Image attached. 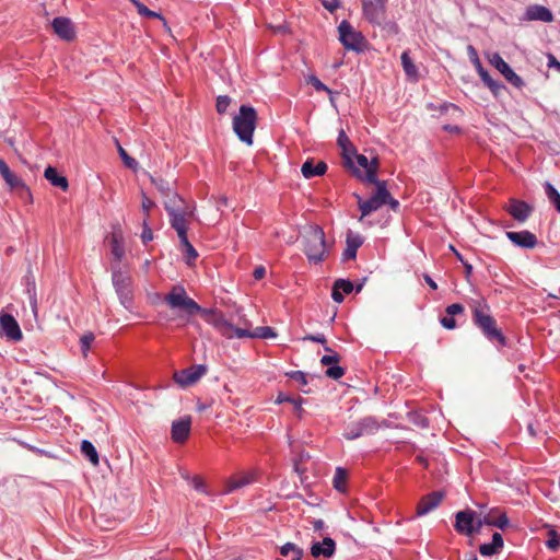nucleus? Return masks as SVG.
Returning a JSON list of instances; mask_svg holds the SVG:
<instances>
[{"label":"nucleus","mask_w":560,"mask_h":560,"mask_svg":"<svg viewBox=\"0 0 560 560\" xmlns=\"http://www.w3.org/2000/svg\"><path fill=\"white\" fill-rule=\"evenodd\" d=\"M339 40L348 50L361 51L365 45L364 36L357 31L347 20L338 26Z\"/></svg>","instance_id":"9"},{"label":"nucleus","mask_w":560,"mask_h":560,"mask_svg":"<svg viewBox=\"0 0 560 560\" xmlns=\"http://www.w3.org/2000/svg\"><path fill=\"white\" fill-rule=\"evenodd\" d=\"M346 479H347V470L341 468V467H338L335 471V476H334V487L338 490V491H345L346 490Z\"/></svg>","instance_id":"43"},{"label":"nucleus","mask_w":560,"mask_h":560,"mask_svg":"<svg viewBox=\"0 0 560 560\" xmlns=\"http://www.w3.org/2000/svg\"><path fill=\"white\" fill-rule=\"evenodd\" d=\"M117 150L121 160L124 161L125 166L132 171H136L138 167V162L133 158L129 156L127 151L118 142Z\"/></svg>","instance_id":"44"},{"label":"nucleus","mask_w":560,"mask_h":560,"mask_svg":"<svg viewBox=\"0 0 560 560\" xmlns=\"http://www.w3.org/2000/svg\"><path fill=\"white\" fill-rule=\"evenodd\" d=\"M489 62L505 78V80L511 83L513 86L517 89H522L524 86L523 79L513 71V69L509 66L508 62L503 60V58L494 52L489 57Z\"/></svg>","instance_id":"11"},{"label":"nucleus","mask_w":560,"mask_h":560,"mask_svg":"<svg viewBox=\"0 0 560 560\" xmlns=\"http://www.w3.org/2000/svg\"><path fill=\"white\" fill-rule=\"evenodd\" d=\"M1 176L11 189L26 188L24 182L12 173L11 170L4 172Z\"/></svg>","instance_id":"39"},{"label":"nucleus","mask_w":560,"mask_h":560,"mask_svg":"<svg viewBox=\"0 0 560 560\" xmlns=\"http://www.w3.org/2000/svg\"><path fill=\"white\" fill-rule=\"evenodd\" d=\"M493 517L491 515L478 516L476 514V534H479L482 526H492Z\"/></svg>","instance_id":"49"},{"label":"nucleus","mask_w":560,"mask_h":560,"mask_svg":"<svg viewBox=\"0 0 560 560\" xmlns=\"http://www.w3.org/2000/svg\"><path fill=\"white\" fill-rule=\"evenodd\" d=\"M257 480V472L255 470L249 471H242L240 474H236L232 477H230L225 483L223 493L229 494L233 491H236L238 489H242L246 486H249L254 483Z\"/></svg>","instance_id":"15"},{"label":"nucleus","mask_w":560,"mask_h":560,"mask_svg":"<svg viewBox=\"0 0 560 560\" xmlns=\"http://www.w3.org/2000/svg\"><path fill=\"white\" fill-rule=\"evenodd\" d=\"M180 245L183 247V252L186 254V260L188 265H191L192 261L196 260L198 257L197 250L194 248V246L189 243L188 237L185 236L184 238H179Z\"/></svg>","instance_id":"36"},{"label":"nucleus","mask_w":560,"mask_h":560,"mask_svg":"<svg viewBox=\"0 0 560 560\" xmlns=\"http://www.w3.org/2000/svg\"><path fill=\"white\" fill-rule=\"evenodd\" d=\"M445 313L452 316L460 315L464 313V306L459 303L451 304L445 308Z\"/></svg>","instance_id":"55"},{"label":"nucleus","mask_w":560,"mask_h":560,"mask_svg":"<svg viewBox=\"0 0 560 560\" xmlns=\"http://www.w3.org/2000/svg\"><path fill=\"white\" fill-rule=\"evenodd\" d=\"M327 171V164L324 161H319L316 165L313 159L306 160L301 167V173L305 178H312L314 176H322Z\"/></svg>","instance_id":"25"},{"label":"nucleus","mask_w":560,"mask_h":560,"mask_svg":"<svg viewBox=\"0 0 560 560\" xmlns=\"http://www.w3.org/2000/svg\"><path fill=\"white\" fill-rule=\"evenodd\" d=\"M548 539L546 541V546L550 550H557L560 546V535L553 529L549 528L547 533Z\"/></svg>","instance_id":"46"},{"label":"nucleus","mask_w":560,"mask_h":560,"mask_svg":"<svg viewBox=\"0 0 560 560\" xmlns=\"http://www.w3.org/2000/svg\"><path fill=\"white\" fill-rule=\"evenodd\" d=\"M478 74L495 97L501 96L502 92L505 91V86L501 82L493 80L486 69L480 68Z\"/></svg>","instance_id":"29"},{"label":"nucleus","mask_w":560,"mask_h":560,"mask_svg":"<svg viewBox=\"0 0 560 560\" xmlns=\"http://www.w3.org/2000/svg\"><path fill=\"white\" fill-rule=\"evenodd\" d=\"M122 233L121 231H114L110 235V248L112 254L115 256L117 260H120L125 255V249L122 245Z\"/></svg>","instance_id":"32"},{"label":"nucleus","mask_w":560,"mask_h":560,"mask_svg":"<svg viewBox=\"0 0 560 560\" xmlns=\"http://www.w3.org/2000/svg\"><path fill=\"white\" fill-rule=\"evenodd\" d=\"M113 285L125 307H129L133 299V288L131 276L127 271L114 269L112 275Z\"/></svg>","instance_id":"8"},{"label":"nucleus","mask_w":560,"mask_h":560,"mask_svg":"<svg viewBox=\"0 0 560 560\" xmlns=\"http://www.w3.org/2000/svg\"><path fill=\"white\" fill-rule=\"evenodd\" d=\"M217 326L222 331V334L229 338H259V339H268L277 336L275 330L268 326H259L254 329L247 328H236L233 325L229 324L222 317L217 319Z\"/></svg>","instance_id":"5"},{"label":"nucleus","mask_w":560,"mask_h":560,"mask_svg":"<svg viewBox=\"0 0 560 560\" xmlns=\"http://www.w3.org/2000/svg\"><path fill=\"white\" fill-rule=\"evenodd\" d=\"M468 55L470 57L471 62L475 65L477 71H480V68H483L481 65V61L478 57L477 50L474 48V46L469 45L467 47Z\"/></svg>","instance_id":"52"},{"label":"nucleus","mask_w":560,"mask_h":560,"mask_svg":"<svg viewBox=\"0 0 560 560\" xmlns=\"http://www.w3.org/2000/svg\"><path fill=\"white\" fill-rule=\"evenodd\" d=\"M472 320L490 340H497L501 347H505V338L497 327L495 319L490 314V307L483 301H474Z\"/></svg>","instance_id":"2"},{"label":"nucleus","mask_w":560,"mask_h":560,"mask_svg":"<svg viewBox=\"0 0 560 560\" xmlns=\"http://www.w3.org/2000/svg\"><path fill=\"white\" fill-rule=\"evenodd\" d=\"M555 20L553 13L547 7L541 4H530L526 8L521 21L532 22L540 21L551 23Z\"/></svg>","instance_id":"17"},{"label":"nucleus","mask_w":560,"mask_h":560,"mask_svg":"<svg viewBox=\"0 0 560 560\" xmlns=\"http://www.w3.org/2000/svg\"><path fill=\"white\" fill-rule=\"evenodd\" d=\"M337 143L341 149V154L345 160V166L351 168L357 176L362 177L360 171L354 167V163L352 160V154H355L357 150L354 145L351 143L348 136L346 135L345 130L339 131Z\"/></svg>","instance_id":"16"},{"label":"nucleus","mask_w":560,"mask_h":560,"mask_svg":"<svg viewBox=\"0 0 560 560\" xmlns=\"http://www.w3.org/2000/svg\"><path fill=\"white\" fill-rule=\"evenodd\" d=\"M322 4L329 12L336 11L340 7V0H320Z\"/></svg>","instance_id":"59"},{"label":"nucleus","mask_w":560,"mask_h":560,"mask_svg":"<svg viewBox=\"0 0 560 560\" xmlns=\"http://www.w3.org/2000/svg\"><path fill=\"white\" fill-rule=\"evenodd\" d=\"M151 183L160 190L163 197H170L172 189L170 188L168 182L162 178L151 177Z\"/></svg>","instance_id":"47"},{"label":"nucleus","mask_w":560,"mask_h":560,"mask_svg":"<svg viewBox=\"0 0 560 560\" xmlns=\"http://www.w3.org/2000/svg\"><path fill=\"white\" fill-rule=\"evenodd\" d=\"M363 240L360 235H347V247L343 250V259H354L357 257V250L362 245Z\"/></svg>","instance_id":"31"},{"label":"nucleus","mask_w":560,"mask_h":560,"mask_svg":"<svg viewBox=\"0 0 560 560\" xmlns=\"http://www.w3.org/2000/svg\"><path fill=\"white\" fill-rule=\"evenodd\" d=\"M231 103V98L228 95H220L217 98V110L219 114H224Z\"/></svg>","instance_id":"48"},{"label":"nucleus","mask_w":560,"mask_h":560,"mask_svg":"<svg viewBox=\"0 0 560 560\" xmlns=\"http://www.w3.org/2000/svg\"><path fill=\"white\" fill-rule=\"evenodd\" d=\"M353 283L350 280L338 279L335 281L331 292V298L335 302L341 303L343 301V293L349 294L353 291Z\"/></svg>","instance_id":"27"},{"label":"nucleus","mask_w":560,"mask_h":560,"mask_svg":"<svg viewBox=\"0 0 560 560\" xmlns=\"http://www.w3.org/2000/svg\"><path fill=\"white\" fill-rule=\"evenodd\" d=\"M95 339V336L93 332H85L81 338H80V346H81V350H89L93 343Z\"/></svg>","instance_id":"51"},{"label":"nucleus","mask_w":560,"mask_h":560,"mask_svg":"<svg viewBox=\"0 0 560 560\" xmlns=\"http://www.w3.org/2000/svg\"><path fill=\"white\" fill-rule=\"evenodd\" d=\"M192 208L170 214L171 225L177 232L179 238L187 236V218L192 217Z\"/></svg>","instance_id":"20"},{"label":"nucleus","mask_w":560,"mask_h":560,"mask_svg":"<svg viewBox=\"0 0 560 560\" xmlns=\"http://www.w3.org/2000/svg\"><path fill=\"white\" fill-rule=\"evenodd\" d=\"M54 32L63 40L71 42L75 38V30L70 19L58 16L52 23Z\"/></svg>","instance_id":"18"},{"label":"nucleus","mask_w":560,"mask_h":560,"mask_svg":"<svg viewBox=\"0 0 560 560\" xmlns=\"http://www.w3.org/2000/svg\"><path fill=\"white\" fill-rule=\"evenodd\" d=\"M340 357L338 354H326L320 359V363L327 366L325 374L332 380H339L345 375V369L339 365Z\"/></svg>","instance_id":"22"},{"label":"nucleus","mask_w":560,"mask_h":560,"mask_svg":"<svg viewBox=\"0 0 560 560\" xmlns=\"http://www.w3.org/2000/svg\"><path fill=\"white\" fill-rule=\"evenodd\" d=\"M307 83L312 84L316 91H325L328 94L332 93V91L315 75H311Z\"/></svg>","instance_id":"50"},{"label":"nucleus","mask_w":560,"mask_h":560,"mask_svg":"<svg viewBox=\"0 0 560 560\" xmlns=\"http://www.w3.org/2000/svg\"><path fill=\"white\" fill-rule=\"evenodd\" d=\"M44 176L52 186L59 187L63 191L69 187L68 179L65 176L59 175L57 170L52 166H48L45 170Z\"/></svg>","instance_id":"30"},{"label":"nucleus","mask_w":560,"mask_h":560,"mask_svg":"<svg viewBox=\"0 0 560 560\" xmlns=\"http://www.w3.org/2000/svg\"><path fill=\"white\" fill-rule=\"evenodd\" d=\"M1 176L11 189L26 188L24 182L12 173L11 170L4 172Z\"/></svg>","instance_id":"38"},{"label":"nucleus","mask_w":560,"mask_h":560,"mask_svg":"<svg viewBox=\"0 0 560 560\" xmlns=\"http://www.w3.org/2000/svg\"><path fill=\"white\" fill-rule=\"evenodd\" d=\"M164 207L168 214L191 208L173 190L171 191L170 197H164Z\"/></svg>","instance_id":"28"},{"label":"nucleus","mask_w":560,"mask_h":560,"mask_svg":"<svg viewBox=\"0 0 560 560\" xmlns=\"http://www.w3.org/2000/svg\"><path fill=\"white\" fill-rule=\"evenodd\" d=\"M287 376L294 380L299 383L301 390L305 394H308V389H304L303 387L307 385V380L305 374L302 371H291L287 373Z\"/></svg>","instance_id":"45"},{"label":"nucleus","mask_w":560,"mask_h":560,"mask_svg":"<svg viewBox=\"0 0 560 560\" xmlns=\"http://www.w3.org/2000/svg\"><path fill=\"white\" fill-rule=\"evenodd\" d=\"M190 427H191L190 416H186V417H183L180 419L173 421L172 429H171L172 440L175 443H184L189 436Z\"/></svg>","instance_id":"19"},{"label":"nucleus","mask_w":560,"mask_h":560,"mask_svg":"<svg viewBox=\"0 0 560 560\" xmlns=\"http://www.w3.org/2000/svg\"><path fill=\"white\" fill-rule=\"evenodd\" d=\"M135 7L137 8V11H138V13H139L141 16L160 19V20L163 22V26H164V28H165L167 32H171V28L168 27L167 22H166V20L162 16V14H160V13H158V12H155V11L150 10L147 5H144V4H143L142 2H140V1H135Z\"/></svg>","instance_id":"33"},{"label":"nucleus","mask_w":560,"mask_h":560,"mask_svg":"<svg viewBox=\"0 0 560 560\" xmlns=\"http://www.w3.org/2000/svg\"><path fill=\"white\" fill-rule=\"evenodd\" d=\"M141 238H142V242L144 244H147L148 242L152 241L153 240V232L152 230L148 226V222H147V219L143 220V231H142V234H141Z\"/></svg>","instance_id":"57"},{"label":"nucleus","mask_w":560,"mask_h":560,"mask_svg":"<svg viewBox=\"0 0 560 560\" xmlns=\"http://www.w3.org/2000/svg\"><path fill=\"white\" fill-rule=\"evenodd\" d=\"M208 368L206 364H194L187 369L174 373V380L183 387L190 386L198 382L206 374Z\"/></svg>","instance_id":"12"},{"label":"nucleus","mask_w":560,"mask_h":560,"mask_svg":"<svg viewBox=\"0 0 560 560\" xmlns=\"http://www.w3.org/2000/svg\"><path fill=\"white\" fill-rule=\"evenodd\" d=\"M444 494L435 491L424 495L417 505V515L423 516L438 508L443 500Z\"/></svg>","instance_id":"21"},{"label":"nucleus","mask_w":560,"mask_h":560,"mask_svg":"<svg viewBox=\"0 0 560 560\" xmlns=\"http://www.w3.org/2000/svg\"><path fill=\"white\" fill-rule=\"evenodd\" d=\"M304 253L308 260L317 264L325 259L327 255V244L324 230L318 225H311L304 236Z\"/></svg>","instance_id":"3"},{"label":"nucleus","mask_w":560,"mask_h":560,"mask_svg":"<svg viewBox=\"0 0 560 560\" xmlns=\"http://www.w3.org/2000/svg\"><path fill=\"white\" fill-rule=\"evenodd\" d=\"M508 211L515 220L524 222L528 218L532 208L524 201L512 199Z\"/></svg>","instance_id":"26"},{"label":"nucleus","mask_w":560,"mask_h":560,"mask_svg":"<svg viewBox=\"0 0 560 560\" xmlns=\"http://www.w3.org/2000/svg\"><path fill=\"white\" fill-rule=\"evenodd\" d=\"M497 550H501L503 548V537L499 533H494L492 535V541L490 542Z\"/></svg>","instance_id":"61"},{"label":"nucleus","mask_w":560,"mask_h":560,"mask_svg":"<svg viewBox=\"0 0 560 560\" xmlns=\"http://www.w3.org/2000/svg\"><path fill=\"white\" fill-rule=\"evenodd\" d=\"M380 167V161L378 158H373L371 161H369L368 172L364 176L365 182L370 184H377L382 183L383 180H378L377 178V171Z\"/></svg>","instance_id":"34"},{"label":"nucleus","mask_w":560,"mask_h":560,"mask_svg":"<svg viewBox=\"0 0 560 560\" xmlns=\"http://www.w3.org/2000/svg\"><path fill=\"white\" fill-rule=\"evenodd\" d=\"M336 544L334 539L330 537H325L323 541L314 542L311 548V553L314 558H319L320 556L325 558H330L335 553Z\"/></svg>","instance_id":"24"},{"label":"nucleus","mask_w":560,"mask_h":560,"mask_svg":"<svg viewBox=\"0 0 560 560\" xmlns=\"http://www.w3.org/2000/svg\"><path fill=\"white\" fill-rule=\"evenodd\" d=\"M141 207H142V210L144 212V219L148 220L149 211H150L151 208L154 207V202L143 194L142 195Z\"/></svg>","instance_id":"58"},{"label":"nucleus","mask_w":560,"mask_h":560,"mask_svg":"<svg viewBox=\"0 0 560 560\" xmlns=\"http://www.w3.org/2000/svg\"><path fill=\"white\" fill-rule=\"evenodd\" d=\"M400 58H401V65H402V68H404V71L406 72V74L410 78H417L418 71H417V68L413 65L411 58L409 57L408 51H404L401 54Z\"/></svg>","instance_id":"41"},{"label":"nucleus","mask_w":560,"mask_h":560,"mask_svg":"<svg viewBox=\"0 0 560 560\" xmlns=\"http://www.w3.org/2000/svg\"><path fill=\"white\" fill-rule=\"evenodd\" d=\"M545 191H546V195H547L548 199L550 200V202H552L553 206L556 207L557 211L560 212V194H559V191L549 182L545 183Z\"/></svg>","instance_id":"42"},{"label":"nucleus","mask_w":560,"mask_h":560,"mask_svg":"<svg viewBox=\"0 0 560 560\" xmlns=\"http://www.w3.org/2000/svg\"><path fill=\"white\" fill-rule=\"evenodd\" d=\"M380 429L377 420L368 416L355 422L349 423L343 432V438L347 440H355L363 435L374 434Z\"/></svg>","instance_id":"10"},{"label":"nucleus","mask_w":560,"mask_h":560,"mask_svg":"<svg viewBox=\"0 0 560 560\" xmlns=\"http://www.w3.org/2000/svg\"><path fill=\"white\" fill-rule=\"evenodd\" d=\"M164 302L172 310L184 311L189 315L200 311V306L187 295L186 290L182 285H175L171 292L164 296Z\"/></svg>","instance_id":"6"},{"label":"nucleus","mask_w":560,"mask_h":560,"mask_svg":"<svg viewBox=\"0 0 560 560\" xmlns=\"http://www.w3.org/2000/svg\"><path fill=\"white\" fill-rule=\"evenodd\" d=\"M454 527L462 535H476V512L469 509L457 512Z\"/></svg>","instance_id":"13"},{"label":"nucleus","mask_w":560,"mask_h":560,"mask_svg":"<svg viewBox=\"0 0 560 560\" xmlns=\"http://www.w3.org/2000/svg\"><path fill=\"white\" fill-rule=\"evenodd\" d=\"M303 340H313V341H316V342H319L320 345H323L324 347V350L325 351H328V350H331L327 345H326V339L323 335H317V336H305L303 338Z\"/></svg>","instance_id":"60"},{"label":"nucleus","mask_w":560,"mask_h":560,"mask_svg":"<svg viewBox=\"0 0 560 560\" xmlns=\"http://www.w3.org/2000/svg\"><path fill=\"white\" fill-rule=\"evenodd\" d=\"M81 453L93 464H98V454L94 445L88 441L83 440L81 442Z\"/></svg>","instance_id":"35"},{"label":"nucleus","mask_w":560,"mask_h":560,"mask_svg":"<svg viewBox=\"0 0 560 560\" xmlns=\"http://www.w3.org/2000/svg\"><path fill=\"white\" fill-rule=\"evenodd\" d=\"M374 185L376 186V191L368 200L362 199V197L358 194L353 195L361 211L360 221L364 217H368L372 212L378 210L383 205H388L394 211H398L399 209V202L393 198L390 192L387 190L386 182L377 183Z\"/></svg>","instance_id":"1"},{"label":"nucleus","mask_w":560,"mask_h":560,"mask_svg":"<svg viewBox=\"0 0 560 560\" xmlns=\"http://www.w3.org/2000/svg\"><path fill=\"white\" fill-rule=\"evenodd\" d=\"M257 112L254 107L242 105L238 114L233 118V130L238 139L247 145L253 144L256 129Z\"/></svg>","instance_id":"4"},{"label":"nucleus","mask_w":560,"mask_h":560,"mask_svg":"<svg viewBox=\"0 0 560 560\" xmlns=\"http://www.w3.org/2000/svg\"><path fill=\"white\" fill-rule=\"evenodd\" d=\"M508 238L522 248H534L537 245V237L529 231L506 232Z\"/></svg>","instance_id":"23"},{"label":"nucleus","mask_w":560,"mask_h":560,"mask_svg":"<svg viewBox=\"0 0 560 560\" xmlns=\"http://www.w3.org/2000/svg\"><path fill=\"white\" fill-rule=\"evenodd\" d=\"M441 325L446 329H454L456 327V320L454 316L447 313L440 319Z\"/></svg>","instance_id":"53"},{"label":"nucleus","mask_w":560,"mask_h":560,"mask_svg":"<svg viewBox=\"0 0 560 560\" xmlns=\"http://www.w3.org/2000/svg\"><path fill=\"white\" fill-rule=\"evenodd\" d=\"M266 275V269L264 266H258L254 269V272H253V277L256 279V280H260L265 277Z\"/></svg>","instance_id":"64"},{"label":"nucleus","mask_w":560,"mask_h":560,"mask_svg":"<svg viewBox=\"0 0 560 560\" xmlns=\"http://www.w3.org/2000/svg\"><path fill=\"white\" fill-rule=\"evenodd\" d=\"M352 156L355 158L358 165L361 166L362 168H364L365 173H366L368 166H369V159L363 154H358L357 152H355V154H352Z\"/></svg>","instance_id":"62"},{"label":"nucleus","mask_w":560,"mask_h":560,"mask_svg":"<svg viewBox=\"0 0 560 560\" xmlns=\"http://www.w3.org/2000/svg\"><path fill=\"white\" fill-rule=\"evenodd\" d=\"M0 336L14 342L22 340L23 334L20 325L11 314H0Z\"/></svg>","instance_id":"14"},{"label":"nucleus","mask_w":560,"mask_h":560,"mask_svg":"<svg viewBox=\"0 0 560 560\" xmlns=\"http://www.w3.org/2000/svg\"><path fill=\"white\" fill-rule=\"evenodd\" d=\"M479 552L482 556H493L499 552L490 542L489 544H482L479 546Z\"/></svg>","instance_id":"56"},{"label":"nucleus","mask_w":560,"mask_h":560,"mask_svg":"<svg viewBox=\"0 0 560 560\" xmlns=\"http://www.w3.org/2000/svg\"><path fill=\"white\" fill-rule=\"evenodd\" d=\"M280 553L283 557H289L291 553H294L293 560H302V557H303V550L293 542L284 544L280 548Z\"/></svg>","instance_id":"37"},{"label":"nucleus","mask_w":560,"mask_h":560,"mask_svg":"<svg viewBox=\"0 0 560 560\" xmlns=\"http://www.w3.org/2000/svg\"><path fill=\"white\" fill-rule=\"evenodd\" d=\"M282 402H295V398L289 396V395H285L283 393H280L278 396H277V399H276V404H282Z\"/></svg>","instance_id":"63"},{"label":"nucleus","mask_w":560,"mask_h":560,"mask_svg":"<svg viewBox=\"0 0 560 560\" xmlns=\"http://www.w3.org/2000/svg\"><path fill=\"white\" fill-rule=\"evenodd\" d=\"M362 16L374 26H383L387 20L388 0H361Z\"/></svg>","instance_id":"7"},{"label":"nucleus","mask_w":560,"mask_h":560,"mask_svg":"<svg viewBox=\"0 0 560 560\" xmlns=\"http://www.w3.org/2000/svg\"><path fill=\"white\" fill-rule=\"evenodd\" d=\"M1 176L11 189L26 188L24 182L12 173L11 170L4 172Z\"/></svg>","instance_id":"40"},{"label":"nucleus","mask_w":560,"mask_h":560,"mask_svg":"<svg viewBox=\"0 0 560 560\" xmlns=\"http://www.w3.org/2000/svg\"><path fill=\"white\" fill-rule=\"evenodd\" d=\"M509 525V518L505 514H500L497 518H493L492 526L500 529H504Z\"/></svg>","instance_id":"54"}]
</instances>
